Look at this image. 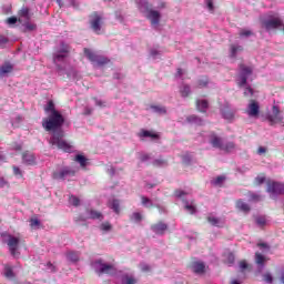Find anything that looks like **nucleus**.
<instances>
[{"instance_id": "obj_2", "label": "nucleus", "mask_w": 284, "mask_h": 284, "mask_svg": "<svg viewBox=\"0 0 284 284\" xmlns=\"http://www.w3.org/2000/svg\"><path fill=\"white\" fill-rule=\"evenodd\" d=\"M53 132L49 143L52 148H58V150H62V152H72V144L68 143V141L63 140V130L60 128Z\"/></svg>"}, {"instance_id": "obj_42", "label": "nucleus", "mask_w": 284, "mask_h": 284, "mask_svg": "<svg viewBox=\"0 0 284 284\" xmlns=\"http://www.w3.org/2000/svg\"><path fill=\"white\" fill-rule=\"evenodd\" d=\"M69 202L71 205H73L74 207H79V205H81V200H79V197L71 195L69 197Z\"/></svg>"}, {"instance_id": "obj_63", "label": "nucleus", "mask_w": 284, "mask_h": 284, "mask_svg": "<svg viewBox=\"0 0 284 284\" xmlns=\"http://www.w3.org/2000/svg\"><path fill=\"white\" fill-rule=\"evenodd\" d=\"M8 23H10L11 26H14V23H17V17H10V18H8Z\"/></svg>"}, {"instance_id": "obj_5", "label": "nucleus", "mask_w": 284, "mask_h": 284, "mask_svg": "<svg viewBox=\"0 0 284 284\" xmlns=\"http://www.w3.org/2000/svg\"><path fill=\"white\" fill-rule=\"evenodd\" d=\"M91 30L95 32V34H101V26H103V17L99 14V12L94 11L90 14Z\"/></svg>"}, {"instance_id": "obj_33", "label": "nucleus", "mask_w": 284, "mask_h": 284, "mask_svg": "<svg viewBox=\"0 0 284 284\" xmlns=\"http://www.w3.org/2000/svg\"><path fill=\"white\" fill-rule=\"evenodd\" d=\"M67 258L71 263H77V261H79V253H77V252H69V253H67Z\"/></svg>"}, {"instance_id": "obj_11", "label": "nucleus", "mask_w": 284, "mask_h": 284, "mask_svg": "<svg viewBox=\"0 0 284 284\" xmlns=\"http://www.w3.org/2000/svg\"><path fill=\"white\" fill-rule=\"evenodd\" d=\"M68 54H70V45L62 42L60 50L53 55V61H63Z\"/></svg>"}, {"instance_id": "obj_26", "label": "nucleus", "mask_w": 284, "mask_h": 284, "mask_svg": "<svg viewBox=\"0 0 284 284\" xmlns=\"http://www.w3.org/2000/svg\"><path fill=\"white\" fill-rule=\"evenodd\" d=\"M130 221L132 223H141L143 221V215L140 212H134L130 215Z\"/></svg>"}, {"instance_id": "obj_35", "label": "nucleus", "mask_w": 284, "mask_h": 284, "mask_svg": "<svg viewBox=\"0 0 284 284\" xmlns=\"http://www.w3.org/2000/svg\"><path fill=\"white\" fill-rule=\"evenodd\" d=\"M210 83V80L207 77H202L197 80V88H207V84Z\"/></svg>"}, {"instance_id": "obj_12", "label": "nucleus", "mask_w": 284, "mask_h": 284, "mask_svg": "<svg viewBox=\"0 0 284 284\" xmlns=\"http://www.w3.org/2000/svg\"><path fill=\"white\" fill-rule=\"evenodd\" d=\"M151 230L154 234H158L159 236H163V234H165V232H168V224L160 221L155 224H152Z\"/></svg>"}, {"instance_id": "obj_43", "label": "nucleus", "mask_w": 284, "mask_h": 284, "mask_svg": "<svg viewBox=\"0 0 284 284\" xmlns=\"http://www.w3.org/2000/svg\"><path fill=\"white\" fill-rule=\"evenodd\" d=\"M142 205H145V207H154V204L152 203V200L150 197L141 196Z\"/></svg>"}, {"instance_id": "obj_21", "label": "nucleus", "mask_w": 284, "mask_h": 284, "mask_svg": "<svg viewBox=\"0 0 284 284\" xmlns=\"http://www.w3.org/2000/svg\"><path fill=\"white\" fill-rule=\"evenodd\" d=\"M139 136L150 138V139H154V140L161 139V135H159V133H152L151 131H148V130H142L139 133Z\"/></svg>"}, {"instance_id": "obj_48", "label": "nucleus", "mask_w": 284, "mask_h": 284, "mask_svg": "<svg viewBox=\"0 0 284 284\" xmlns=\"http://www.w3.org/2000/svg\"><path fill=\"white\" fill-rule=\"evenodd\" d=\"M24 27H26V30H28L29 32L37 30V24L34 23L27 22Z\"/></svg>"}, {"instance_id": "obj_9", "label": "nucleus", "mask_w": 284, "mask_h": 284, "mask_svg": "<svg viewBox=\"0 0 284 284\" xmlns=\"http://www.w3.org/2000/svg\"><path fill=\"white\" fill-rule=\"evenodd\" d=\"M2 236H8L7 245L9 247L10 254L17 256V250H19V237H14L10 234L3 233Z\"/></svg>"}, {"instance_id": "obj_24", "label": "nucleus", "mask_w": 284, "mask_h": 284, "mask_svg": "<svg viewBox=\"0 0 284 284\" xmlns=\"http://www.w3.org/2000/svg\"><path fill=\"white\" fill-rule=\"evenodd\" d=\"M4 276L6 278H14V268L10 264H4Z\"/></svg>"}, {"instance_id": "obj_13", "label": "nucleus", "mask_w": 284, "mask_h": 284, "mask_svg": "<svg viewBox=\"0 0 284 284\" xmlns=\"http://www.w3.org/2000/svg\"><path fill=\"white\" fill-rule=\"evenodd\" d=\"M14 71V65L10 62H4L0 65V79H4V77H9Z\"/></svg>"}, {"instance_id": "obj_8", "label": "nucleus", "mask_w": 284, "mask_h": 284, "mask_svg": "<svg viewBox=\"0 0 284 284\" xmlns=\"http://www.w3.org/2000/svg\"><path fill=\"white\" fill-rule=\"evenodd\" d=\"M74 170H71L70 168L65 166L58 172H53V179L55 181H65V179H69V176H74Z\"/></svg>"}, {"instance_id": "obj_15", "label": "nucleus", "mask_w": 284, "mask_h": 284, "mask_svg": "<svg viewBox=\"0 0 284 284\" xmlns=\"http://www.w3.org/2000/svg\"><path fill=\"white\" fill-rule=\"evenodd\" d=\"M148 19L151 21L152 26H159V22L161 21V13L155 10L149 11Z\"/></svg>"}, {"instance_id": "obj_27", "label": "nucleus", "mask_w": 284, "mask_h": 284, "mask_svg": "<svg viewBox=\"0 0 284 284\" xmlns=\"http://www.w3.org/2000/svg\"><path fill=\"white\" fill-rule=\"evenodd\" d=\"M207 223L213 225V227H221V219L215 216H207L206 217Z\"/></svg>"}, {"instance_id": "obj_19", "label": "nucleus", "mask_w": 284, "mask_h": 284, "mask_svg": "<svg viewBox=\"0 0 284 284\" xmlns=\"http://www.w3.org/2000/svg\"><path fill=\"white\" fill-rule=\"evenodd\" d=\"M207 108H210V103L207 100H196V109L199 112H207Z\"/></svg>"}, {"instance_id": "obj_49", "label": "nucleus", "mask_w": 284, "mask_h": 284, "mask_svg": "<svg viewBox=\"0 0 284 284\" xmlns=\"http://www.w3.org/2000/svg\"><path fill=\"white\" fill-rule=\"evenodd\" d=\"M239 88H243L244 85H247V77L241 75V81L237 83Z\"/></svg>"}, {"instance_id": "obj_14", "label": "nucleus", "mask_w": 284, "mask_h": 284, "mask_svg": "<svg viewBox=\"0 0 284 284\" xmlns=\"http://www.w3.org/2000/svg\"><path fill=\"white\" fill-rule=\"evenodd\" d=\"M210 143L212 148H216L217 150H222L223 148V139L216 135V133H211Z\"/></svg>"}, {"instance_id": "obj_29", "label": "nucleus", "mask_w": 284, "mask_h": 284, "mask_svg": "<svg viewBox=\"0 0 284 284\" xmlns=\"http://www.w3.org/2000/svg\"><path fill=\"white\" fill-rule=\"evenodd\" d=\"M189 123H195L196 125H203V120L196 115H190L186 118Z\"/></svg>"}, {"instance_id": "obj_34", "label": "nucleus", "mask_w": 284, "mask_h": 284, "mask_svg": "<svg viewBox=\"0 0 284 284\" xmlns=\"http://www.w3.org/2000/svg\"><path fill=\"white\" fill-rule=\"evenodd\" d=\"M136 283H139V281L136 278H134V276L125 275L122 278V284H136Z\"/></svg>"}, {"instance_id": "obj_47", "label": "nucleus", "mask_w": 284, "mask_h": 284, "mask_svg": "<svg viewBox=\"0 0 284 284\" xmlns=\"http://www.w3.org/2000/svg\"><path fill=\"white\" fill-rule=\"evenodd\" d=\"M101 230H103V232H110V230H112V224L104 222L101 224Z\"/></svg>"}, {"instance_id": "obj_54", "label": "nucleus", "mask_w": 284, "mask_h": 284, "mask_svg": "<svg viewBox=\"0 0 284 284\" xmlns=\"http://www.w3.org/2000/svg\"><path fill=\"white\" fill-rule=\"evenodd\" d=\"M14 176H23V173L21 172V169L19 166H12Z\"/></svg>"}, {"instance_id": "obj_53", "label": "nucleus", "mask_w": 284, "mask_h": 284, "mask_svg": "<svg viewBox=\"0 0 284 284\" xmlns=\"http://www.w3.org/2000/svg\"><path fill=\"white\" fill-rule=\"evenodd\" d=\"M254 95V89L252 87H247L244 91V97H253Z\"/></svg>"}, {"instance_id": "obj_44", "label": "nucleus", "mask_w": 284, "mask_h": 284, "mask_svg": "<svg viewBox=\"0 0 284 284\" xmlns=\"http://www.w3.org/2000/svg\"><path fill=\"white\" fill-rule=\"evenodd\" d=\"M90 219H103V215L99 211L91 210L90 211Z\"/></svg>"}, {"instance_id": "obj_50", "label": "nucleus", "mask_w": 284, "mask_h": 284, "mask_svg": "<svg viewBox=\"0 0 284 284\" xmlns=\"http://www.w3.org/2000/svg\"><path fill=\"white\" fill-rule=\"evenodd\" d=\"M223 181H225V176L220 175V176H217V178L213 181V184H215V185H222V184H223Z\"/></svg>"}, {"instance_id": "obj_61", "label": "nucleus", "mask_w": 284, "mask_h": 284, "mask_svg": "<svg viewBox=\"0 0 284 284\" xmlns=\"http://www.w3.org/2000/svg\"><path fill=\"white\" fill-rule=\"evenodd\" d=\"M240 267H241L242 270H247V267H248L247 262H246L245 260L241 261V262H240Z\"/></svg>"}, {"instance_id": "obj_64", "label": "nucleus", "mask_w": 284, "mask_h": 284, "mask_svg": "<svg viewBox=\"0 0 284 284\" xmlns=\"http://www.w3.org/2000/svg\"><path fill=\"white\" fill-rule=\"evenodd\" d=\"M6 185H8V181H6L4 178L0 176V187H6Z\"/></svg>"}, {"instance_id": "obj_40", "label": "nucleus", "mask_w": 284, "mask_h": 284, "mask_svg": "<svg viewBox=\"0 0 284 284\" xmlns=\"http://www.w3.org/2000/svg\"><path fill=\"white\" fill-rule=\"evenodd\" d=\"M236 148V144L234 142H226L225 144H222V150L224 152H231V150H234Z\"/></svg>"}, {"instance_id": "obj_3", "label": "nucleus", "mask_w": 284, "mask_h": 284, "mask_svg": "<svg viewBox=\"0 0 284 284\" xmlns=\"http://www.w3.org/2000/svg\"><path fill=\"white\" fill-rule=\"evenodd\" d=\"M262 28H265L267 32H272V30H281L283 28V19L280 17H270L262 22Z\"/></svg>"}, {"instance_id": "obj_36", "label": "nucleus", "mask_w": 284, "mask_h": 284, "mask_svg": "<svg viewBox=\"0 0 284 284\" xmlns=\"http://www.w3.org/2000/svg\"><path fill=\"white\" fill-rule=\"evenodd\" d=\"M153 168H163V165H168V161H165L164 159H155L152 162Z\"/></svg>"}, {"instance_id": "obj_38", "label": "nucleus", "mask_w": 284, "mask_h": 284, "mask_svg": "<svg viewBox=\"0 0 284 284\" xmlns=\"http://www.w3.org/2000/svg\"><path fill=\"white\" fill-rule=\"evenodd\" d=\"M240 70L243 72L242 77H250L252 74V68L240 64Z\"/></svg>"}, {"instance_id": "obj_25", "label": "nucleus", "mask_w": 284, "mask_h": 284, "mask_svg": "<svg viewBox=\"0 0 284 284\" xmlns=\"http://www.w3.org/2000/svg\"><path fill=\"white\" fill-rule=\"evenodd\" d=\"M236 207L237 210H241V212H250L251 207L247 203L243 202V200L236 201Z\"/></svg>"}, {"instance_id": "obj_62", "label": "nucleus", "mask_w": 284, "mask_h": 284, "mask_svg": "<svg viewBox=\"0 0 284 284\" xmlns=\"http://www.w3.org/2000/svg\"><path fill=\"white\" fill-rule=\"evenodd\" d=\"M207 8H209L210 12H214V2H212V0L207 1Z\"/></svg>"}, {"instance_id": "obj_41", "label": "nucleus", "mask_w": 284, "mask_h": 284, "mask_svg": "<svg viewBox=\"0 0 284 284\" xmlns=\"http://www.w3.org/2000/svg\"><path fill=\"white\" fill-rule=\"evenodd\" d=\"M184 210L189 212V214H196V205L194 204L186 203Z\"/></svg>"}, {"instance_id": "obj_55", "label": "nucleus", "mask_w": 284, "mask_h": 284, "mask_svg": "<svg viewBox=\"0 0 284 284\" xmlns=\"http://www.w3.org/2000/svg\"><path fill=\"white\" fill-rule=\"evenodd\" d=\"M222 114L224 119H234V113H232V111H223Z\"/></svg>"}, {"instance_id": "obj_59", "label": "nucleus", "mask_w": 284, "mask_h": 284, "mask_svg": "<svg viewBox=\"0 0 284 284\" xmlns=\"http://www.w3.org/2000/svg\"><path fill=\"white\" fill-rule=\"evenodd\" d=\"M251 201H261V195L256 193L251 194Z\"/></svg>"}, {"instance_id": "obj_32", "label": "nucleus", "mask_w": 284, "mask_h": 284, "mask_svg": "<svg viewBox=\"0 0 284 284\" xmlns=\"http://www.w3.org/2000/svg\"><path fill=\"white\" fill-rule=\"evenodd\" d=\"M95 63H97V65H108V63H110V59H108L103 55H98Z\"/></svg>"}, {"instance_id": "obj_28", "label": "nucleus", "mask_w": 284, "mask_h": 284, "mask_svg": "<svg viewBox=\"0 0 284 284\" xmlns=\"http://www.w3.org/2000/svg\"><path fill=\"white\" fill-rule=\"evenodd\" d=\"M110 207L115 214H121V202L119 200H113Z\"/></svg>"}, {"instance_id": "obj_57", "label": "nucleus", "mask_w": 284, "mask_h": 284, "mask_svg": "<svg viewBox=\"0 0 284 284\" xmlns=\"http://www.w3.org/2000/svg\"><path fill=\"white\" fill-rule=\"evenodd\" d=\"M174 194H175V196H176L178 199H181V197L185 196V192H184V191H181V190H176V191L174 192Z\"/></svg>"}, {"instance_id": "obj_51", "label": "nucleus", "mask_w": 284, "mask_h": 284, "mask_svg": "<svg viewBox=\"0 0 284 284\" xmlns=\"http://www.w3.org/2000/svg\"><path fill=\"white\" fill-rule=\"evenodd\" d=\"M255 183L256 185H263V183H265V175H258L255 178Z\"/></svg>"}, {"instance_id": "obj_23", "label": "nucleus", "mask_w": 284, "mask_h": 284, "mask_svg": "<svg viewBox=\"0 0 284 284\" xmlns=\"http://www.w3.org/2000/svg\"><path fill=\"white\" fill-rule=\"evenodd\" d=\"M230 52H231V58L236 59V54L239 52H243V47L242 45H236V44H231L230 45Z\"/></svg>"}, {"instance_id": "obj_45", "label": "nucleus", "mask_w": 284, "mask_h": 284, "mask_svg": "<svg viewBox=\"0 0 284 284\" xmlns=\"http://www.w3.org/2000/svg\"><path fill=\"white\" fill-rule=\"evenodd\" d=\"M30 225H31V227H39V225H41V221H39V219H37V217H32L30 220Z\"/></svg>"}, {"instance_id": "obj_1", "label": "nucleus", "mask_w": 284, "mask_h": 284, "mask_svg": "<svg viewBox=\"0 0 284 284\" xmlns=\"http://www.w3.org/2000/svg\"><path fill=\"white\" fill-rule=\"evenodd\" d=\"M44 112L48 114V116L42 120V128L45 132H57V130H61V128H63L65 118L61 112L57 111L54 101L50 100L44 106Z\"/></svg>"}, {"instance_id": "obj_22", "label": "nucleus", "mask_w": 284, "mask_h": 284, "mask_svg": "<svg viewBox=\"0 0 284 284\" xmlns=\"http://www.w3.org/2000/svg\"><path fill=\"white\" fill-rule=\"evenodd\" d=\"M180 94H181V97H183V99H187V97H190V94H192V89L190 88V84H183L180 88Z\"/></svg>"}, {"instance_id": "obj_52", "label": "nucleus", "mask_w": 284, "mask_h": 284, "mask_svg": "<svg viewBox=\"0 0 284 284\" xmlns=\"http://www.w3.org/2000/svg\"><path fill=\"white\" fill-rule=\"evenodd\" d=\"M252 31L247 30V29H242L240 31V37H252Z\"/></svg>"}, {"instance_id": "obj_30", "label": "nucleus", "mask_w": 284, "mask_h": 284, "mask_svg": "<svg viewBox=\"0 0 284 284\" xmlns=\"http://www.w3.org/2000/svg\"><path fill=\"white\" fill-rule=\"evenodd\" d=\"M262 281L264 283H267V284H273L274 283V276L272 275V273L266 272L262 275Z\"/></svg>"}, {"instance_id": "obj_60", "label": "nucleus", "mask_w": 284, "mask_h": 284, "mask_svg": "<svg viewBox=\"0 0 284 284\" xmlns=\"http://www.w3.org/2000/svg\"><path fill=\"white\" fill-rule=\"evenodd\" d=\"M256 223L257 225H261V226L265 225V217H257Z\"/></svg>"}, {"instance_id": "obj_46", "label": "nucleus", "mask_w": 284, "mask_h": 284, "mask_svg": "<svg viewBox=\"0 0 284 284\" xmlns=\"http://www.w3.org/2000/svg\"><path fill=\"white\" fill-rule=\"evenodd\" d=\"M8 41H10L8 37L0 34V48H6Z\"/></svg>"}, {"instance_id": "obj_37", "label": "nucleus", "mask_w": 284, "mask_h": 284, "mask_svg": "<svg viewBox=\"0 0 284 284\" xmlns=\"http://www.w3.org/2000/svg\"><path fill=\"white\" fill-rule=\"evenodd\" d=\"M255 263L257 265H265V256H263V254L256 252L255 253Z\"/></svg>"}, {"instance_id": "obj_4", "label": "nucleus", "mask_w": 284, "mask_h": 284, "mask_svg": "<svg viewBox=\"0 0 284 284\" xmlns=\"http://www.w3.org/2000/svg\"><path fill=\"white\" fill-rule=\"evenodd\" d=\"M266 185V191L271 194V199H276V196H280L284 192V184L281 182L267 181Z\"/></svg>"}, {"instance_id": "obj_17", "label": "nucleus", "mask_w": 284, "mask_h": 284, "mask_svg": "<svg viewBox=\"0 0 284 284\" xmlns=\"http://www.w3.org/2000/svg\"><path fill=\"white\" fill-rule=\"evenodd\" d=\"M22 162L26 163V165H34V154L30 152H23Z\"/></svg>"}, {"instance_id": "obj_58", "label": "nucleus", "mask_w": 284, "mask_h": 284, "mask_svg": "<svg viewBox=\"0 0 284 284\" xmlns=\"http://www.w3.org/2000/svg\"><path fill=\"white\" fill-rule=\"evenodd\" d=\"M227 263L229 265H232L234 263V255L232 253L227 254Z\"/></svg>"}, {"instance_id": "obj_6", "label": "nucleus", "mask_w": 284, "mask_h": 284, "mask_svg": "<svg viewBox=\"0 0 284 284\" xmlns=\"http://www.w3.org/2000/svg\"><path fill=\"white\" fill-rule=\"evenodd\" d=\"M93 267H99L100 270L98 271V274H114L116 272V268L112 264H105L103 263V260H97L95 262L92 263Z\"/></svg>"}, {"instance_id": "obj_31", "label": "nucleus", "mask_w": 284, "mask_h": 284, "mask_svg": "<svg viewBox=\"0 0 284 284\" xmlns=\"http://www.w3.org/2000/svg\"><path fill=\"white\" fill-rule=\"evenodd\" d=\"M74 161H77V163H79L81 168H85V165H88V159L81 154H78Z\"/></svg>"}, {"instance_id": "obj_56", "label": "nucleus", "mask_w": 284, "mask_h": 284, "mask_svg": "<svg viewBox=\"0 0 284 284\" xmlns=\"http://www.w3.org/2000/svg\"><path fill=\"white\" fill-rule=\"evenodd\" d=\"M140 161H141L142 163H145V161H150V154H148V153H142V154L140 155Z\"/></svg>"}, {"instance_id": "obj_16", "label": "nucleus", "mask_w": 284, "mask_h": 284, "mask_svg": "<svg viewBox=\"0 0 284 284\" xmlns=\"http://www.w3.org/2000/svg\"><path fill=\"white\" fill-rule=\"evenodd\" d=\"M191 270L195 274H203L205 272V264L203 262H193L191 264Z\"/></svg>"}, {"instance_id": "obj_20", "label": "nucleus", "mask_w": 284, "mask_h": 284, "mask_svg": "<svg viewBox=\"0 0 284 284\" xmlns=\"http://www.w3.org/2000/svg\"><path fill=\"white\" fill-rule=\"evenodd\" d=\"M18 16L22 17L23 19H26L27 21H30V19H32V16L30 14V8L28 7H22L19 11H18Z\"/></svg>"}, {"instance_id": "obj_39", "label": "nucleus", "mask_w": 284, "mask_h": 284, "mask_svg": "<svg viewBox=\"0 0 284 284\" xmlns=\"http://www.w3.org/2000/svg\"><path fill=\"white\" fill-rule=\"evenodd\" d=\"M152 110H154V112H156L158 114H166L168 110L165 109V106H161V105H151Z\"/></svg>"}, {"instance_id": "obj_7", "label": "nucleus", "mask_w": 284, "mask_h": 284, "mask_svg": "<svg viewBox=\"0 0 284 284\" xmlns=\"http://www.w3.org/2000/svg\"><path fill=\"white\" fill-rule=\"evenodd\" d=\"M246 114L252 119H258V115L261 114V105L256 100H250L246 108Z\"/></svg>"}, {"instance_id": "obj_10", "label": "nucleus", "mask_w": 284, "mask_h": 284, "mask_svg": "<svg viewBox=\"0 0 284 284\" xmlns=\"http://www.w3.org/2000/svg\"><path fill=\"white\" fill-rule=\"evenodd\" d=\"M273 114L267 116V121H270L271 125H276V123H283V115H281V109L276 105L272 108Z\"/></svg>"}, {"instance_id": "obj_18", "label": "nucleus", "mask_w": 284, "mask_h": 284, "mask_svg": "<svg viewBox=\"0 0 284 284\" xmlns=\"http://www.w3.org/2000/svg\"><path fill=\"white\" fill-rule=\"evenodd\" d=\"M84 55L87 57V59H89V61H91V63H97V59L99 57V54H97L94 51L84 48L83 49Z\"/></svg>"}]
</instances>
